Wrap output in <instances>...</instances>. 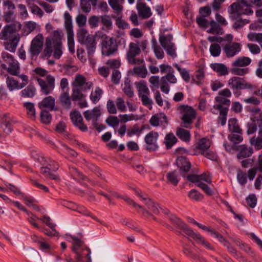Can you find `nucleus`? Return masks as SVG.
I'll use <instances>...</instances> for the list:
<instances>
[{"label": "nucleus", "mask_w": 262, "mask_h": 262, "mask_svg": "<svg viewBox=\"0 0 262 262\" xmlns=\"http://www.w3.org/2000/svg\"><path fill=\"white\" fill-rule=\"evenodd\" d=\"M63 35L62 31L57 30L53 31L52 38H46L45 47L41 55L42 58H49L53 52V56L55 58H60L62 54L61 38Z\"/></svg>", "instance_id": "f257e3e1"}, {"label": "nucleus", "mask_w": 262, "mask_h": 262, "mask_svg": "<svg viewBox=\"0 0 262 262\" xmlns=\"http://www.w3.org/2000/svg\"><path fill=\"white\" fill-rule=\"evenodd\" d=\"M72 250L75 254V262H92L91 250L84 242L75 236L71 235ZM67 262H74L71 258L67 259Z\"/></svg>", "instance_id": "f03ea898"}, {"label": "nucleus", "mask_w": 262, "mask_h": 262, "mask_svg": "<svg viewBox=\"0 0 262 262\" xmlns=\"http://www.w3.org/2000/svg\"><path fill=\"white\" fill-rule=\"evenodd\" d=\"M170 219L176 223L179 229L188 236L191 237L194 239L198 243L202 245L205 248L210 249L213 250V247L206 241L203 236L200 234L195 233L192 229H191L184 222H181L179 219H177L173 216H171Z\"/></svg>", "instance_id": "7ed1b4c3"}, {"label": "nucleus", "mask_w": 262, "mask_h": 262, "mask_svg": "<svg viewBox=\"0 0 262 262\" xmlns=\"http://www.w3.org/2000/svg\"><path fill=\"white\" fill-rule=\"evenodd\" d=\"M95 36L98 39H101V51L103 55L109 56L117 51V44L113 38L107 36L101 31L97 32Z\"/></svg>", "instance_id": "20e7f679"}, {"label": "nucleus", "mask_w": 262, "mask_h": 262, "mask_svg": "<svg viewBox=\"0 0 262 262\" xmlns=\"http://www.w3.org/2000/svg\"><path fill=\"white\" fill-rule=\"evenodd\" d=\"M251 6L247 0H236L229 7L228 11L232 15H250L253 13Z\"/></svg>", "instance_id": "39448f33"}, {"label": "nucleus", "mask_w": 262, "mask_h": 262, "mask_svg": "<svg viewBox=\"0 0 262 262\" xmlns=\"http://www.w3.org/2000/svg\"><path fill=\"white\" fill-rule=\"evenodd\" d=\"M228 86L232 90L236 97H238L241 95L240 90L253 88L251 83L247 82L244 79L237 76L232 77L229 79Z\"/></svg>", "instance_id": "423d86ee"}, {"label": "nucleus", "mask_w": 262, "mask_h": 262, "mask_svg": "<svg viewBox=\"0 0 262 262\" xmlns=\"http://www.w3.org/2000/svg\"><path fill=\"white\" fill-rule=\"evenodd\" d=\"M178 110L182 115V126L187 128H190L193 120L196 118L195 111L191 106L187 105H181L178 107Z\"/></svg>", "instance_id": "0eeeda50"}, {"label": "nucleus", "mask_w": 262, "mask_h": 262, "mask_svg": "<svg viewBox=\"0 0 262 262\" xmlns=\"http://www.w3.org/2000/svg\"><path fill=\"white\" fill-rule=\"evenodd\" d=\"M138 96L141 99L143 105L151 107L152 100L149 98L150 92L147 87L146 82L144 80H141L135 82Z\"/></svg>", "instance_id": "6e6552de"}, {"label": "nucleus", "mask_w": 262, "mask_h": 262, "mask_svg": "<svg viewBox=\"0 0 262 262\" xmlns=\"http://www.w3.org/2000/svg\"><path fill=\"white\" fill-rule=\"evenodd\" d=\"M64 27L68 35V44L69 51L73 54L75 52L74 33L72 17L68 11L64 13Z\"/></svg>", "instance_id": "1a4fd4ad"}, {"label": "nucleus", "mask_w": 262, "mask_h": 262, "mask_svg": "<svg viewBox=\"0 0 262 262\" xmlns=\"http://www.w3.org/2000/svg\"><path fill=\"white\" fill-rule=\"evenodd\" d=\"M17 76L21 79L20 83H19L18 80L13 77L8 76L6 78V85L8 89L10 91H13L15 90H20L25 87L29 82L28 77L27 75L21 74Z\"/></svg>", "instance_id": "9d476101"}, {"label": "nucleus", "mask_w": 262, "mask_h": 262, "mask_svg": "<svg viewBox=\"0 0 262 262\" xmlns=\"http://www.w3.org/2000/svg\"><path fill=\"white\" fill-rule=\"evenodd\" d=\"M37 82L40 87V92L45 95L50 94L55 88V78L48 75L45 79L37 78Z\"/></svg>", "instance_id": "9b49d317"}, {"label": "nucleus", "mask_w": 262, "mask_h": 262, "mask_svg": "<svg viewBox=\"0 0 262 262\" xmlns=\"http://www.w3.org/2000/svg\"><path fill=\"white\" fill-rule=\"evenodd\" d=\"M43 45V37L38 34L32 40L29 48V53L32 58L37 57L41 52Z\"/></svg>", "instance_id": "f8f14e48"}, {"label": "nucleus", "mask_w": 262, "mask_h": 262, "mask_svg": "<svg viewBox=\"0 0 262 262\" xmlns=\"http://www.w3.org/2000/svg\"><path fill=\"white\" fill-rule=\"evenodd\" d=\"M70 116L75 126L83 132L88 130V127L83 123L82 117L79 111L75 110L71 112L70 114Z\"/></svg>", "instance_id": "ddd939ff"}, {"label": "nucleus", "mask_w": 262, "mask_h": 262, "mask_svg": "<svg viewBox=\"0 0 262 262\" xmlns=\"http://www.w3.org/2000/svg\"><path fill=\"white\" fill-rule=\"evenodd\" d=\"M241 45L236 42L231 41L226 43L223 47V51L228 58H231L241 51Z\"/></svg>", "instance_id": "4468645a"}, {"label": "nucleus", "mask_w": 262, "mask_h": 262, "mask_svg": "<svg viewBox=\"0 0 262 262\" xmlns=\"http://www.w3.org/2000/svg\"><path fill=\"white\" fill-rule=\"evenodd\" d=\"M159 134L156 132H150L147 134L144 138V140L146 144V149L148 151H155L158 148L157 143Z\"/></svg>", "instance_id": "2eb2a0df"}, {"label": "nucleus", "mask_w": 262, "mask_h": 262, "mask_svg": "<svg viewBox=\"0 0 262 262\" xmlns=\"http://www.w3.org/2000/svg\"><path fill=\"white\" fill-rule=\"evenodd\" d=\"M14 25H7L4 27L0 33V39L2 40H8L14 37H19L15 32Z\"/></svg>", "instance_id": "dca6fc26"}, {"label": "nucleus", "mask_w": 262, "mask_h": 262, "mask_svg": "<svg viewBox=\"0 0 262 262\" xmlns=\"http://www.w3.org/2000/svg\"><path fill=\"white\" fill-rule=\"evenodd\" d=\"M101 113L99 106H96L92 110L85 111L83 113V116L86 121H92L93 124H96L98 118L101 116Z\"/></svg>", "instance_id": "f3484780"}, {"label": "nucleus", "mask_w": 262, "mask_h": 262, "mask_svg": "<svg viewBox=\"0 0 262 262\" xmlns=\"http://www.w3.org/2000/svg\"><path fill=\"white\" fill-rule=\"evenodd\" d=\"M176 163L179 168L181 174L184 172H188L191 167L190 162L187 158L184 156L178 157Z\"/></svg>", "instance_id": "a211bd4d"}, {"label": "nucleus", "mask_w": 262, "mask_h": 262, "mask_svg": "<svg viewBox=\"0 0 262 262\" xmlns=\"http://www.w3.org/2000/svg\"><path fill=\"white\" fill-rule=\"evenodd\" d=\"M129 47V50L127 53V59L129 63L136 64V59L134 57L140 53V49L138 45L134 42H130Z\"/></svg>", "instance_id": "6ab92c4d"}, {"label": "nucleus", "mask_w": 262, "mask_h": 262, "mask_svg": "<svg viewBox=\"0 0 262 262\" xmlns=\"http://www.w3.org/2000/svg\"><path fill=\"white\" fill-rule=\"evenodd\" d=\"M55 99L52 96H48L38 103V106L40 109L47 108L50 111L56 110L55 106Z\"/></svg>", "instance_id": "aec40b11"}, {"label": "nucleus", "mask_w": 262, "mask_h": 262, "mask_svg": "<svg viewBox=\"0 0 262 262\" xmlns=\"http://www.w3.org/2000/svg\"><path fill=\"white\" fill-rule=\"evenodd\" d=\"M96 39H98V38L96 37L95 35L94 36H88L87 39L85 40L82 43H81L86 46L87 52L89 55L93 54L96 49Z\"/></svg>", "instance_id": "412c9836"}, {"label": "nucleus", "mask_w": 262, "mask_h": 262, "mask_svg": "<svg viewBox=\"0 0 262 262\" xmlns=\"http://www.w3.org/2000/svg\"><path fill=\"white\" fill-rule=\"evenodd\" d=\"M137 9L139 16L144 19H147L152 15L150 8L147 7L145 3H140L137 4Z\"/></svg>", "instance_id": "4be33fe9"}, {"label": "nucleus", "mask_w": 262, "mask_h": 262, "mask_svg": "<svg viewBox=\"0 0 262 262\" xmlns=\"http://www.w3.org/2000/svg\"><path fill=\"white\" fill-rule=\"evenodd\" d=\"M183 252L188 257L193 260H198L200 258L199 255L194 252V248L187 244L182 243Z\"/></svg>", "instance_id": "5701e85b"}, {"label": "nucleus", "mask_w": 262, "mask_h": 262, "mask_svg": "<svg viewBox=\"0 0 262 262\" xmlns=\"http://www.w3.org/2000/svg\"><path fill=\"white\" fill-rule=\"evenodd\" d=\"M237 158L242 159L250 157L253 153V149L252 147H248L245 145H241L239 146Z\"/></svg>", "instance_id": "b1692460"}, {"label": "nucleus", "mask_w": 262, "mask_h": 262, "mask_svg": "<svg viewBox=\"0 0 262 262\" xmlns=\"http://www.w3.org/2000/svg\"><path fill=\"white\" fill-rule=\"evenodd\" d=\"M215 99L218 103L213 106V107L215 109L221 111L224 108H228V107L230 104V101L229 99L219 95L216 96Z\"/></svg>", "instance_id": "393cba45"}, {"label": "nucleus", "mask_w": 262, "mask_h": 262, "mask_svg": "<svg viewBox=\"0 0 262 262\" xmlns=\"http://www.w3.org/2000/svg\"><path fill=\"white\" fill-rule=\"evenodd\" d=\"M1 127L4 133L6 134H9L11 133L12 128L11 120L8 115H4L1 121Z\"/></svg>", "instance_id": "a878e982"}, {"label": "nucleus", "mask_w": 262, "mask_h": 262, "mask_svg": "<svg viewBox=\"0 0 262 262\" xmlns=\"http://www.w3.org/2000/svg\"><path fill=\"white\" fill-rule=\"evenodd\" d=\"M164 122L165 124L168 123L167 117L164 113H160L152 116L149 120L150 124L154 126L159 125V122Z\"/></svg>", "instance_id": "bb28decb"}, {"label": "nucleus", "mask_w": 262, "mask_h": 262, "mask_svg": "<svg viewBox=\"0 0 262 262\" xmlns=\"http://www.w3.org/2000/svg\"><path fill=\"white\" fill-rule=\"evenodd\" d=\"M166 178L167 182L174 186H177L180 181V176L177 170L168 172L166 174Z\"/></svg>", "instance_id": "cd10ccee"}, {"label": "nucleus", "mask_w": 262, "mask_h": 262, "mask_svg": "<svg viewBox=\"0 0 262 262\" xmlns=\"http://www.w3.org/2000/svg\"><path fill=\"white\" fill-rule=\"evenodd\" d=\"M231 18L232 20H235V23L233 25V28L236 30H238L245 25L249 24L250 20L247 19H243L241 18V16L238 15H232Z\"/></svg>", "instance_id": "c85d7f7f"}, {"label": "nucleus", "mask_w": 262, "mask_h": 262, "mask_svg": "<svg viewBox=\"0 0 262 262\" xmlns=\"http://www.w3.org/2000/svg\"><path fill=\"white\" fill-rule=\"evenodd\" d=\"M14 64L7 67L6 64L2 63L1 67L3 69L7 70L8 73L13 76H19L20 73V67L19 63L14 62Z\"/></svg>", "instance_id": "c756f323"}, {"label": "nucleus", "mask_w": 262, "mask_h": 262, "mask_svg": "<svg viewBox=\"0 0 262 262\" xmlns=\"http://www.w3.org/2000/svg\"><path fill=\"white\" fill-rule=\"evenodd\" d=\"M56 149L60 154L65 156L66 157L67 155H70L74 157L77 156V154L75 151L70 148L64 144H62L60 147H57Z\"/></svg>", "instance_id": "7c9ffc66"}, {"label": "nucleus", "mask_w": 262, "mask_h": 262, "mask_svg": "<svg viewBox=\"0 0 262 262\" xmlns=\"http://www.w3.org/2000/svg\"><path fill=\"white\" fill-rule=\"evenodd\" d=\"M251 62V59L246 56H241L236 58L232 63V66L236 67H246Z\"/></svg>", "instance_id": "2f4dec72"}, {"label": "nucleus", "mask_w": 262, "mask_h": 262, "mask_svg": "<svg viewBox=\"0 0 262 262\" xmlns=\"http://www.w3.org/2000/svg\"><path fill=\"white\" fill-rule=\"evenodd\" d=\"M97 0H80V5L82 11L85 13H89L91 10V5H96Z\"/></svg>", "instance_id": "473e14b6"}, {"label": "nucleus", "mask_w": 262, "mask_h": 262, "mask_svg": "<svg viewBox=\"0 0 262 262\" xmlns=\"http://www.w3.org/2000/svg\"><path fill=\"white\" fill-rule=\"evenodd\" d=\"M36 94V89L33 85L29 84L20 92V95L24 98H32Z\"/></svg>", "instance_id": "72a5a7b5"}, {"label": "nucleus", "mask_w": 262, "mask_h": 262, "mask_svg": "<svg viewBox=\"0 0 262 262\" xmlns=\"http://www.w3.org/2000/svg\"><path fill=\"white\" fill-rule=\"evenodd\" d=\"M7 40L5 42V49L11 52H14L19 42V37H14L12 39Z\"/></svg>", "instance_id": "f704fd0d"}, {"label": "nucleus", "mask_w": 262, "mask_h": 262, "mask_svg": "<svg viewBox=\"0 0 262 262\" xmlns=\"http://www.w3.org/2000/svg\"><path fill=\"white\" fill-rule=\"evenodd\" d=\"M229 129L234 133L242 134L243 130L238 124L237 120L236 118H230L228 121Z\"/></svg>", "instance_id": "c9c22d12"}, {"label": "nucleus", "mask_w": 262, "mask_h": 262, "mask_svg": "<svg viewBox=\"0 0 262 262\" xmlns=\"http://www.w3.org/2000/svg\"><path fill=\"white\" fill-rule=\"evenodd\" d=\"M143 200L144 201V204L147 206L148 209L153 213L155 214L159 213V205L158 204L155 203L151 200L147 198H143Z\"/></svg>", "instance_id": "e433bc0d"}, {"label": "nucleus", "mask_w": 262, "mask_h": 262, "mask_svg": "<svg viewBox=\"0 0 262 262\" xmlns=\"http://www.w3.org/2000/svg\"><path fill=\"white\" fill-rule=\"evenodd\" d=\"M103 91L99 87H96L94 91H92L90 98L92 102L96 104L102 97Z\"/></svg>", "instance_id": "4c0bfd02"}, {"label": "nucleus", "mask_w": 262, "mask_h": 262, "mask_svg": "<svg viewBox=\"0 0 262 262\" xmlns=\"http://www.w3.org/2000/svg\"><path fill=\"white\" fill-rule=\"evenodd\" d=\"M60 102L62 106L66 109H70L71 106V101L68 92H64L60 95Z\"/></svg>", "instance_id": "58836bf2"}, {"label": "nucleus", "mask_w": 262, "mask_h": 262, "mask_svg": "<svg viewBox=\"0 0 262 262\" xmlns=\"http://www.w3.org/2000/svg\"><path fill=\"white\" fill-rule=\"evenodd\" d=\"M172 36L171 34L167 35L160 36L159 37V41L162 47L165 49L169 46H172L174 43L172 42Z\"/></svg>", "instance_id": "ea45409f"}, {"label": "nucleus", "mask_w": 262, "mask_h": 262, "mask_svg": "<svg viewBox=\"0 0 262 262\" xmlns=\"http://www.w3.org/2000/svg\"><path fill=\"white\" fill-rule=\"evenodd\" d=\"M210 66L214 71H216L221 75H226L228 74V69L226 66L223 63H212Z\"/></svg>", "instance_id": "a19ab883"}, {"label": "nucleus", "mask_w": 262, "mask_h": 262, "mask_svg": "<svg viewBox=\"0 0 262 262\" xmlns=\"http://www.w3.org/2000/svg\"><path fill=\"white\" fill-rule=\"evenodd\" d=\"M176 135L182 141H189L190 139V132L182 128H179L176 131Z\"/></svg>", "instance_id": "79ce46f5"}, {"label": "nucleus", "mask_w": 262, "mask_h": 262, "mask_svg": "<svg viewBox=\"0 0 262 262\" xmlns=\"http://www.w3.org/2000/svg\"><path fill=\"white\" fill-rule=\"evenodd\" d=\"M82 88L73 87L71 98L73 101H80L85 97V95L82 93Z\"/></svg>", "instance_id": "37998d69"}, {"label": "nucleus", "mask_w": 262, "mask_h": 262, "mask_svg": "<svg viewBox=\"0 0 262 262\" xmlns=\"http://www.w3.org/2000/svg\"><path fill=\"white\" fill-rule=\"evenodd\" d=\"M70 172L74 179L77 181L85 180L87 178L79 171L76 167H69Z\"/></svg>", "instance_id": "c03bdc74"}, {"label": "nucleus", "mask_w": 262, "mask_h": 262, "mask_svg": "<svg viewBox=\"0 0 262 262\" xmlns=\"http://www.w3.org/2000/svg\"><path fill=\"white\" fill-rule=\"evenodd\" d=\"M177 142V139L173 133L167 134L165 137L164 143L167 149L171 148L172 146Z\"/></svg>", "instance_id": "a18cd8bd"}, {"label": "nucleus", "mask_w": 262, "mask_h": 262, "mask_svg": "<svg viewBox=\"0 0 262 262\" xmlns=\"http://www.w3.org/2000/svg\"><path fill=\"white\" fill-rule=\"evenodd\" d=\"M23 105L27 110L28 116L32 119H34L36 117L34 104L32 102H28L24 103Z\"/></svg>", "instance_id": "49530a36"}, {"label": "nucleus", "mask_w": 262, "mask_h": 262, "mask_svg": "<svg viewBox=\"0 0 262 262\" xmlns=\"http://www.w3.org/2000/svg\"><path fill=\"white\" fill-rule=\"evenodd\" d=\"M209 24L211 28L208 30V32L212 34H222L223 32L220 26L214 20H211Z\"/></svg>", "instance_id": "de8ad7c7"}, {"label": "nucleus", "mask_w": 262, "mask_h": 262, "mask_svg": "<svg viewBox=\"0 0 262 262\" xmlns=\"http://www.w3.org/2000/svg\"><path fill=\"white\" fill-rule=\"evenodd\" d=\"M152 48L158 59H162L164 57V53L161 48L157 45V41L155 39L152 40Z\"/></svg>", "instance_id": "09e8293b"}, {"label": "nucleus", "mask_w": 262, "mask_h": 262, "mask_svg": "<svg viewBox=\"0 0 262 262\" xmlns=\"http://www.w3.org/2000/svg\"><path fill=\"white\" fill-rule=\"evenodd\" d=\"M219 241L225 247H226L229 252L233 255H236V250L232 247L230 244L223 236L222 234L217 238Z\"/></svg>", "instance_id": "8fccbe9b"}, {"label": "nucleus", "mask_w": 262, "mask_h": 262, "mask_svg": "<svg viewBox=\"0 0 262 262\" xmlns=\"http://www.w3.org/2000/svg\"><path fill=\"white\" fill-rule=\"evenodd\" d=\"M210 147V143L208 140L205 138L201 139L198 142L196 148L200 150V152H203L207 150Z\"/></svg>", "instance_id": "3c124183"}, {"label": "nucleus", "mask_w": 262, "mask_h": 262, "mask_svg": "<svg viewBox=\"0 0 262 262\" xmlns=\"http://www.w3.org/2000/svg\"><path fill=\"white\" fill-rule=\"evenodd\" d=\"M86 78L81 75H77L76 76L72 86L77 88H82L85 83Z\"/></svg>", "instance_id": "603ef678"}, {"label": "nucleus", "mask_w": 262, "mask_h": 262, "mask_svg": "<svg viewBox=\"0 0 262 262\" xmlns=\"http://www.w3.org/2000/svg\"><path fill=\"white\" fill-rule=\"evenodd\" d=\"M88 36H91L88 34V31L84 28H81L78 30L77 33V37L78 41L81 44L85 40L87 39Z\"/></svg>", "instance_id": "864d4df0"}, {"label": "nucleus", "mask_w": 262, "mask_h": 262, "mask_svg": "<svg viewBox=\"0 0 262 262\" xmlns=\"http://www.w3.org/2000/svg\"><path fill=\"white\" fill-rule=\"evenodd\" d=\"M173 66L179 72L183 79L186 82H188L190 80V75L188 71L186 69H182L177 63L174 64Z\"/></svg>", "instance_id": "5fc2aeb1"}, {"label": "nucleus", "mask_w": 262, "mask_h": 262, "mask_svg": "<svg viewBox=\"0 0 262 262\" xmlns=\"http://www.w3.org/2000/svg\"><path fill=\"white\" fill-rule=\"evenodd\" d=\"M174 72V71L173 69L172 72H168L166 75L161 77V80L166 82V83L169 82V83L171 84H174L177 83V79L173 74Z\"/></svg>", "instance_id": "6e6d98bb"}, {"label": "nucleus", "mask_w": 262, "mask_h": 262, "mask_svg": "<svg viewBox=\"0 0 262 262\" xmlns=\"http://www.w3.org/2000/svg\"><path fill=\"white\" fill-rule=\"evenodd\" d=\"M144 129V126L141 128L137 124L134 125L132 128L127 130V135L128 137H132L134 135H139Z\"/></svg>", "instance_id": "4d7b16f0"}, {"label": "nucleus", "mask_w": 262, "mask_h": 262, "mask_svg": "<svg viewBox=\"0 0 262 262\" xmlns=\"http://www.w3.org/2000/svg\"><path fill=\"white\" fill-rule=\"evenodd\" d=\"M209 51L210 54L213 57H218L221 53V48L218 43H213L210 46Z\"/></svg>", "instance_id": "13d9d810"}, {"label": "nucleus", "mask_w": 262, "mask_h": 262, "mask_svg": "<svg viewBox=\"0 0 262 262\" xmlns=\"http://www.w3.org/2000/svg\"><path fill=\"white\" fill-rule=\"evenodd\" d=\"M123 91L126 95L128 97L132 98L134 95V91H133L131 85L130 84V80L127 79L124 82V87L123 89Z\"/></svg>", "instance_id": "bf43d9fd"}, {"label": "nucleus", "mask_w": 262, "mask_h": 262, "mask_svg": "<svg viewBox=\"0 0 262 262\" xmlns=\"http://www.w3.org/2000/svg\"><path fill=\"white\" fill-rule=\"evenodd\" d=\"M228 111V108H224L220 111V116L218 117L217 122L222 126L225 125L226 123Z\"/></svg>", "instance_id": "052dcab7"}, {"label": "nucleus", "mask_w": 262, "mask_h": 262, "mask_svg": "<svg viewBox=\"0 0 262 262\" xmlns=\"http://www.w3.org/2000/svg\"><path fill=\"white\" fill-rule=\"evenodd\" d=\"M250 143L251 145L255 147L256 149L259 150L262 148V137L259 136L257 137H253L250 139Z\"/></svg>", "instance_id": "680f3d73"}, {"label": "nucleus", "mask_w": 262, "mask_h": 262, "mask_svg": "<svg viewBox=\"0 0 262 262\" xmlns=\"http://www.w3.org/2000/svg\"><path fill=\"white\" fill-rule=\"evenodd\" d=\"M202 155H203L204 157L207 158L208 159H210L212 161H216L217 160V155L216 154L209 149H208L206 151H203V152H199Z\"/></svg>", "instance_id": "e2e57ef3"}, {"label": "nucleus", "mask_w": 262, "mask_h": 262, "mask_svg": "<svg viewBox=\"0 0 262 262\" xmlns=\"http://www.w3.org/2000/svg\"><path fill=\"white\" fill-rule=\"evenodd\" d=\"M197 226L200 228V229L209 232L210 235L212 236L215 237V238H217L220 235V233H219L218 232L216 231L215 230L211 229L209 227H208L205 225H203L201 224H200L198 223V224L197 225Z\"/></svg>", "instance_id": "0e129e2a"}, {"label": "nucleus", "mask_w": 262, "mask_h": 262, "mask_svg": "<svg viewBox=\"0 0 262 262\" xmlns=\"http://www.w3.org/2000/svg\"><path fill=\"white\" fill-rule=\"evenodd\" d=\"M248 38L252 41H257L259 43H262V33L250 32L248 34Z\"/></svg>", "instance_id": "69168bd1"}, {"label": "nucleus", "mask_w": 262, "mask_h": 262, "mask_svg": "<svg viewBox=\"0 0 262 262\" xmlns=\"http://www.w3.org/2000/svg\"><path fill=\"white\" fill-rule=\"evenodd\" d=\"M52 116L49 112L46 110H42L40 113L41 121L45 124L50 123Z\"/></svg>", "instance_id": "338daca9"}, {"label": "nucleus", "mask_w": 262, "mask_h": 262, "mask_svg": "<svg viewBox=\"0 0 262 262\" xmlns=\"http://www.w3.org/2000/svg\"><path fill=\"white\" fill-rule=\"evenodd\" d=\"M188 196L195 201H200L203 198V195L195 189L191 190L188 193Z\"/></svg>", "instance_id": "774afa93"}]
</instances>
